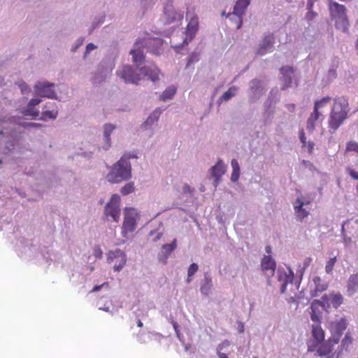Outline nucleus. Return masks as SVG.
<instances>
[{
  "label": "nucleus",
  "instance_id": "f257e3e1",
  "mask_svg": "<svg viewBox=\"0 0 358 358\" xmlns=\"http://www.w3.org/2000/svg\"><path fill=\"white\" fill-rule=\"evenodd\" d=\"M136 157L134 155L125 154L111 167L106 178L110 183H120L131 178V167L129 159Z\"/></svg>",
  "mask_w": 358,
  "mask_h": 358
},
{
  "label": "nucleus",
  "instance_id": "f03ea898",
  "mask_svg": "<svg viewBox=\"0 0 358 358\" xmlns=\"http://www.w3.org/2000/svg\"><path fill=\"white\" fill-rule=\"evenodd\" d=\"M348 100L344 97L336 99L331 109L328 124L329 131L334 133L348 118L349 112Z\"/></svg>",
  "mask_w": 358,
  "mask_h": 358
},
{
  "label": "nucleus",
  "instance_id": "7ed1b4c3",
  "mask_svg": "<svg viewBox=\"0 0 358 358\" xmlns=\"http://www.w3.org/2000/svg\"><path fill=\"white\" fill-rule=\"evenodd\" d=\"M329 8L331 17L335 22L336 28L348 32L349 21L346 15V8L342 4L330 1Z\"/></svg>",
  "mask_w": 358,
  "mask_h": 358
},
{
  "label": "nucleus",
  "instance_id": "20e7f679",
  "mask_svg": "<svg viewBox=\"0 0 358 358\" xmlns=\"http://www.w3.org/2000/svg\"><path fill=\"white\" fill-rule=\"evenodd\" d=\"M186 20L188 21L185 37L183 39L182 45H187L195 36L199 29V18L193 12L187 10L186 13Z\"/></svg>",
  "mask_w": 358,
  "mask_h": 358
},
{
  "label": "nucleus",
  "instance_id": "39448f33",
  "mask_svg": "<svg viewBox=\"0 0 358 358\" xmlns=\"http://www.w3.org/2000/svg\"><path fill=\"white\" fill-rule=\"evenodd\" d=\"M137 217L138 213L135 208H125L124 222L122 228V234L124 237H127L129 233L135 230Z\"/></svg>",
  "mask_w": 358,
  "mask_h": 358
},
{
  "label": "nucleus",
  "instance_id": "423d86ee",
  "mask_svg": "<svg viewBox=\"0 0 358 358\" xmlns=\"http://www.w3.org/2000/svg\"><path fill=\"white\" fill-rule=\"evenodd\" d=\"M120 196L116 194H113L105 207V216L106 217H110L113 221L117 222L120 216Z\"/></svg>",
  "mask_w": 358,
  "mask_h": 358
},
{
  "label": "nucleus",
  "instance_id": "0eeeda50",
  "mask_svg": "<svg viewBox=\"0 0 358 358\" xmlns=\"http://www.w3.org/2000/svg\"><path fill=\"white\" fill-rule=\"evenodd\" d=\"M107 262L113 265V270L120 271L127 263L126 254L120 249L110 250L107 253Z\"/></svg>",
  "mask_w": 358,
  "mask_h": 358
},
{
  "label": "nucleus",
  "instance_id": "6e6552de",
  "mask_svg": "<svg viewBox=\"0 0 358 358\" xmlns=\"http://www.w3.org/2000/svg\"><path fill=\"white\" fill-rule=\"evenodd\" d=\"M312 338L307 343L308 350L315 352L317 346L324 341L325 333L320 324H313L311 331Z\"/></svg>",
  "mask_w": 358,
  "mask_h": 358
},
{
  "label": "nucleus",
  "instance_id": "1a4fd4ad",
  "mask_svg": "<svg viewBox=\"0 0 358 358\" xmlns=\"http://www.w3.org/2000/svg\"><path fill=\"white\" fill-rule=\"evenodd\" d=\"M250 3V0H238L236 2V4L234 8L233 13L228 14V17H235V27L236 29H238L241 27L242 25V16L245 15V10L247 7L249 6Z\"/></svg>",
  "mask_w": 358,
  "mask_h": 358
},
{
  "label": "nucleus",
  "instance_id": "9d476101",
  "mask_svg": "<svg viewBox=\"0 0 358 358\" xmlns=\"http://www.w3.org/2000/svg\"><path fill=\"white\" fill-rule=\"evenodd\" d=\"M117 74L125 83L137 85L141 80V74L136 73L129 65L124 66L121 70L117 71Z\"/></svg>",
  "mask_w": 358,
  "mask_h": 358
},
{
  "label": "nucleus",
  "instance_id": "9b49d317",
  "mask_svg": "<svg viewBox=\"0 0 358 358\" xmlns=\"http://www.w3.org/2000/svg\"><path fill=\"white\" fill-rule=\"evenodd\" d=\"M143 48L154 55H159L162 50L163 45V40L159 38L145 37L142 39H138Z\"/></svg>",
  "mask_w": 358,
  "mask_h": 358
},
{
  "label": "nucleus",
  "instance_id": "f8f14e48",
  "mask_svg": "<svg viewBox=\"0 0 358 358\" xmlns=\"http://www.w3.org/2000/svg\"><path fill=\"white\" fill-rule=\"evenodd\" d=\"M347 327V320L343 317L338 320L331 322L330 324V331L331 334L330 338L335 340L336 343H339L341 336Z\"/></svg>",
  "mask_w": 358,
  "mask_h": 358
},
{
  "label": "nucleus",
  "instance_id": "ddd939ff",
  "mask_svg": "<svg viewBox=\"0 0 358 358\" xmlns=\"http://www.w3.org/2000/svg\"><path fill=\"white\" fill-rule=\"evenodd\" d=\"M338 343H336L335 340L329 338L327 341H324L320 343L317 349V355L320 357L327 356V358H334V353H332L334 346Z\"/></svg>",
  "mask_w": 358,
  "mask_h": 358
},
{
  "label": "nucleus",
  "instance_id": "4468645a",
  "mask_svg": "<svg viewBox=\"0 0 358 358\" xmlns=\"http://www.w3.org/2000/svg\"><path fill=\"white\" fill-rule=\"evenodd\" d=\"M53 87L54 84L52 83L48 82H38L35 85L34 89L38 95L52 99L55 96Z\"/></svg>",
  "mask_w": 358,
  "mask_h": 358
},
{
  "label": "nucleus",
  "instance_id": "2eb2a0df",
  "mask_svg": "<svg viewBox=\"0 0 358 358\" xmlns=\"http://www.w3.org/2000/svg\"><path fill=\"white\" fill-rule=\"evenodd\" d=\"M144 49L145 48L142 47L141 41L137 40L134 44V48L130 51V54L132 55V61L137 68H139L140 66L144 62Z\"/></svg>",
  "mask_w": 358,
  "mask_h": 358
},
{
  "label": "nucleus",
  "instance_id": "dca6fc26",
  "mask_svg": "<svg viewBox=\"0 0 358 358\" xmlns=\"http://www.w3.org/2000/svg\"><path fill=\"white\" fill-rule=\"evenodd\" d=\"M275 262L270 256H264L261 262L262 270L268 277L273 276L275 271Z\"/></svg>",
  "mask_w": 358,
  "mask_h": 358
},
{
  "label": "nucleus",
  "instance_id": "f3484780",
  "mask_svg": "<svg viewBox=\"0 0 358 358\" xmlns=\"http://www.w3.org/2000/svg\"><path fill=\"white\" fill-rule=\"evenodd\" d=\"M304 206L305 203L301 199H297L294 203V210L296 219L301 222L310 214L309 211L303 208Z\"/></svg>",
  "mask_w": 358,
  "mask_h": 358
},
{
  "label": "nucleus",
  "instance_id": "a211bd4d",
  "mask_svg": "<svg viewBox=\"0 0 358 358\" xmlns=\"http://www.w3.org/2000/svg\"><path fill=\"white\" fill-rule=\"evenodd\" d=\"M280 73L282 75L283 85L281 87L282 90H285L291 87L292 79V75L294 73V69L291 66H282L280 69Z\"/></svg>",
  "mask_w": 358,
  "mask_h": 358
},
{
  "label": "nucleus",
  "instance_id": "6ab92c4d",
  "mask_svg": "<svg viewBox=\"0 0 358 358\" xmlns=\"http://www.w3.org/2000/svg\"><path fill=\"white\" fill-rule=\"evenodd\" d=\"M226 169L227 167L221 159L218 160L217 164L211 168L210 172L212 176L215 178V186L220 182L222 176L226 172Z\"/></svg>",
  "mask_w": 358,
  "mask_h": 358
},
{
  "label": "nucleus",
  "instance_id": "aec40b11",
  "mask_svg": "<svg viewBox=\"0 0 358 358\" xmlns=\"http://www.w3.org/2000/svg\"><path fill=\"white\" fill-rule=\"evenodd\" d=\"M313 282L314 284V289L311 291V296L315 297L325 291L328 287V284L323 282L319 276H314L313 278Z\"/></svg>",
  "mask_w": 358,
  "mask_h": 358
},
{
  "label": "nucleus",
  "instance_id": "412c9836",
  "mask_svg": "<svg viewBox=\"0 0 358 358\" xmlns=\"http://www.w3.org/2000/svg\"><path fill=\"white\" fill-rule=\"evenodd\" d=\"M139 69L145 76L148 77L149 80L155 82L159 79V70L157 67L144 66L139 68Z\"/></svg>",
  "mask_w": 358,
  "mask_h": 358
},
{
  "label": "nucleus",
  "instance_id": "4be33fe9",
  "mask_svg": "<svg viewBox=\"0 0 358 358\" xmlns=\"http://www.w3.org/2000/svg\"><path fill=\"white\" fill-rule=\"evenodd\" d=\"M273 36L268 35L264 38L259 48L258 49V54L264 55L268 51H270L273 45Z\"/></svg>",
  "mask_w": 358,
  "mask_h": 358
},
{
  "label": "nucleus",
  "instance_id": "5701e85b",
  "mask_svg": "<svg viewBox=\"0 0 358 358\" xmlns=\"http://www.w3.org/2000/svg\"><path fill=\"white\" fill-rule=\"evenodd\" d=\"M358 290V273L350 276L348 282V292L353 294Z\"/></svg>",
  "mask_w": 358,
  "mask_h": 358
},
{
  "label": "nucleus",
  "instance_id": "b1692460",
  "mask_svg": "<svg viewBox=\"0 0 358 358\" xmlns=\"http://www.w3.org/2000/svg\"><path fill=\"white\" fill-rule=\"evenodd\" d=\"M321 113L318 110L313 109V113L310 115L307 120V129L309 131H313L315 127V123L321 115Z\"/></svg>",
  "mask_w": 358,
  "mask_h": 358
},
{
  "label": "nucleus",
  "instance_id": "393cba45",
  "mask_svg": "<svg viewBox=\"0 0 358 358\" xmlns=\"http://www.w3.org/2000/svg\"><path fill=\"white\" fill-rule=\"evenodd\" d=\"M232 167V173L231 176V180L233 182H236L240 176V166L236 159H233L231 162Z\"/></svg>",
  "mask_w": 358,
  "mask_h": 358
},
{
  "label": "nucleus",
  "instance_id": "a878e982",
  "mask_svg": "<svg viewBox=\"0 0 358 358\" xmlns=\"http://www.w3.org/2000/svg\"><path fill=\"white\" fill-rule=\"evenodd\" d=\"M115 129V126L111 124H106L104 125V139L107 143V148L105 149H108L110 146V134Z\"/></svg>",
  "mask_w": 358,
  "mask_h": 358
},
{
  "label": "nucleus",
  "instance_id": "bb28decb",
  "mask_svg": "<svg viewBox=\"0 0 358 358\" xmlns=\"http://www.w3.org/2000/svg\"><path fill=\"white\" fill-rule=\"evenodd\" d=\"M176 92V89L175 87H169L163 92L162 94L161 95V99L166 101L167 99H172Z\"/></svg>",
  "mask_w": 358,
  "mask_h": 358
},
{
  "label": "nucleus",
  "instance_id": "cd10ccee",
  "mask_svg": "<svg viewBox=\"0 0 358 358\" xmlns=\"http://www.w3.org/2000/svg\"><path fill=\"white\" fill-rule=\"evenodd\" d=\"M353 339L352 338L351 334L350 332H347L345 335V337L341 341V347L342 350H348L349 346L352 343Z\"/></svg>",
  "mask_w": 358,
  "mask_h": 358
},
{
  "label": "nucleus",
  "instance_id": "c85d7f7f",
  "mask_svg": "<svg viewBox=\"0 0 358 358\" xmlns=\"http://www.w3.org/2000/svg\"><path fill=\"white\" fill-rule=\"evenodd\" d=\"M58 114V111L56 110H45L42 113L41 120H55L56 119Z\"/></svg>",
  "mask_w": 358,
  "mask_h": 358
},
{
  "label": "nucleus",
  "instance_id": "c756f323",
  "mask_svg": "<svg viewBox=\"0 0 358 358\" xmlns=\"http://www.w3.org/2000/svg\"><path fill=\"white\" fill-rule=\"evenodd\" d=\"M236 91L237 88L236 87H229L228 90L222 95L220 99L222 101H228L235 95Z\"/></svg>",
  "mask_w": 358,
  "mask_h": 358
},
{
  "label": "nucleus",
  "instance_id": "7c9ffc66",
  "mask_svg": "<svg viewBox=\"0 0 358 358\" xmlns=\"http://www.w3.org/2000/svg\"><path fill=\"white\" fill-rule=\"evenodd\" d=\"M331 100L330 96L323 97L320 101H317L315 103L314 109L319 111V109L325 106L327 103H329Z\"/></svg>",
  "mask_w": 358,
  "mask_h": 358
},
{
  "label": "nucleus",
  "instance_id": "2f4dec72",
  "mask_svg": "<svg viewBox=\"0 0 358 358\" xmlns=\"http://www.w3.org/2000/svg\"><path fill=\"white\" fill-rule=\"evenodd\" d=\"M161 114V110L159 109H156L153 111V113L148 117L147 120L145 121V124H151L154 122L157 121L159 118V115Z\"/></svg>",
  "mask_w": 358,
  "mask_h": 358
},
{
  "label": "nucleus",
  "instance_id": "473e14b6",
  "mask_svg": "<svg viewBox=\"0 0 358 358\" xmlns=\"http://www.w3.org/2000/svg\"><path fill=\"white\" fill-rule=\"evenodd\" d=\"M199 266L196 264L192 263L188 268L187 282L189 283L192 280L191 277L198 271Z\"/></svg>",
  "mask_w": 358,
  "mask_h": 358
},
{
  "label": "nucleus",
  "instance_id": "72a5a7b5",
  "mask_svg": "<svg viewBox=\"0 0 358 358\" xmlns=\"http://www.w3.org/2000/svg\"><path fill=\"white\" fill-rule=\"evenodd\" d=\"M176 239H174L171 243L165 244L162 246V249L165 251L167 255H170L177 247Z\"/></svg>",
  "mask_w": 358,
  "mask_h": 358
},
{
  "label": "nucleus",
  "instance_id": "f704fd0d",
  "mask_svg": "<svg viewBox=\"0 0 358 358\" xmlns=\"http://www.w3.org/2000/svg\"><path fill=\"white\" fill-rule=\"evenodd\" d=\"M134 191V185L133 182H128L123 186L120 190V192L123 195H127L132 193Z\"/></svg>",
  "mask_w": 358,
  "mask_h": 358
},
{
  "label": "nucleus",
  "instance_id": "c9c22d12",
  "mask_svg": "<svg viewBox=\"0 0 358 358\" xmlns=\"http://www.w3.org/2000/svg\"><path fill=\"white\" fill-rule=\"evenodd\" d=\"M336 262V257H334L331 258L327 263L325 266V271L327 273H331L333 271L334 266Z\"/></svg>",
  "mask_w": 358,
  "mask_h": 358
},
{
  "label": "nucleus",
  "instance_id": "e433bc0d",
  "mask_svg": "<svg viewBox=\"0 0 358 358\" xmlns=\"http://www.w3.org/2000/svg\"><path fill=\"white\" fill-rule=\"evenodd\" d=\"M346 152L354 151L358 153V143L355 141H349L346 145Z\"/></svg>",
  "mask_w": 358,
  "mask_h": 358
},
{
  "label": "nucleus",
  "instance_id": "4c0bfd02",
  "mask_svg": "<svg viewBox=\"0 0 358 358\" xmlns=\"http://www.w3.org/2000/svg\"><path fill=\"white\" fill-rule=\"evenodd\" d=\"M211 286H212V285L210 282V280L206 279V283L204 285H203L201 287V293L205 295H208L210 292Z\"/></svg>",
  "mask_w": 358,
  "mask_h": 358
},
{
  "label": "nucleus",
  "instance_id": "58836bf2",
  "mask_svg": "<svg viewBox=\"0 0 358 358\" xmlns=\"http://www.w3.org/2000/svg\"><path fill=\"white\" fill-rule=\"evenodd\" d=\"M23 114L25 116H31L33 117H36L39 113L38 110H35L34 107L27 108L24 110Z\"/></svg>",
  "mask_w": 358,
  "mask_h": 358
},
{
  "label": "nucleus",
  "instance_id": "ea45409f",
  "mask_svg": "<svg viewBox=\"0 0 358 358\" xmlns=\"http://www.w3.org/2000/svg\"><path fill=\"white\" fill-rule=\"evenodd\" d=\"M343 303V297L341 294H335L332 298V304L337 308Z\"/></svg>",
  "mask_w": 358,
  "mask_h": 358
},
{
  "label": "nucleus",
  "instance_id": "a19ab883",
  "mask_svg": "<svg viewBox=\"0 0 358 358\" xmlns=\"http://www.w3.org/2000/svg\"><path fill=\"white\" fill-rule=\"evenodd\" d=\"M199 59V54H197L196 52L192 53L189 57V59H188V61L187 63V66H189L192 64H194V63L198 62Z\"/></svg>",
  "mask_w": 358,
  "mask_h": 358
},
{
  "label": "nucleus",
  "instance_id": "79ce46f5",
  "mask_svg": "<svg viewBox=\"0 0 358 358\" xmlns=\"http://www.w3.org/2000/svg\"><path fill=\"white\" fill-rule=\"evenodd\" d=\"M285 280H284V282L282 283V286H281V288H280V290H281V292L283 293L285 292L286 290V286L288 283H291L292 281V277L289 276V275H287L286 274H285Z\"/></svg>",
  "mask_w": 358,
  "mask_h": 358
},
{
  "label": "nucleus",
  "instance_id": "37998d69",
  "mask_svg": "<svg viewBox=\"0 0 358 358\" xmlns=\"http://www.w3.org/2000/svg\"><path fill=\"white\" fill-rule=\"evenodd\" d=\"M346 171L352 178L358 180V172H357L355 170L352 169L350 167H348L346 169Z\"/></svg>",
  "mask_w": 358,
  "mask_h": 358
},
{
  "label": "nucleus",
  "instance_id": "c03bdc74",
  "mask_svg": "<svg viewBox=\"0 0 358 358\" xmlns=\"http://www.w3.org/2000/svg\"><path fill=\"white\" fill-rule=\"evenodd\" d=\"M94 256L97 259H101L103 255V252L99 246H96L94 248Z\"/></svg>",
  "mask_w": 358,
  "mask_h": 358
},
{
  "label": "nucleus",
  "instance_id": "a18cd8bd",
  "mask_svg": "<svg viewBox=\"0 0 358 358\" xmlns=\"http://www.w3.org/2000/svg\"><path fill=\"white\" fill-rule=\"evenodd\" d=\"M313 308V306L311 307ZM310 318L312 321L315 322V324H320V316L315 313V310L312 308V313L310 315Z\"/></svg>",
  "mask_w": 358,
  "mask_h": 358
},
{
  "label": "nucleus",
  "instance_id": "49530a36",
  "mask_svg": "<svg viewBox=\"0 0 358 358\" xmlns=\"http://www.w3.org/2000/svg\"><path fill=\"white\" fill-rule=\"evenodd\" d=\"M40 102H41L40 99H31L28 104V108L34 107L35 106L40 103Z\"/></svg>",
  "mask_w": 358,
  "mask_h": 358
},
{
  "label": "nucleus",
  "instance_id": "de8ad7c7",
  "mask_svg": "<svg viewBox=\"0 0 358 358\" xmlns=\"http://www.w3.org/2000/svg\"><path fill=\"white\" fill-rule=\"evenodd\" d=\"M299 138H300V141H301V143L303 144V146L306 147L307 142H306V138L305 133H304L303 130L301 131Z\"/></svg>",
  "mask_w": 358,
  "mask_h": 358
},
{
  "label": "nucleus",
  "instance_id": "09e8293b",
  "mask_svg": "<svg viewBox=\"0 0 358 358\" xmlns=\"http://www.w3.org/2000/svg\"><path fill=\"white\" fill-rule=\"evenodd\" d=\"M18 85L22 93H24L28 90V86L24 82H20Z\"/></svg>",
  "mask_w": 358,
  "mask_h": 358
},
{
  "label": "nucleus",
  "instance_id": "8fccbe9b",
  "mask_svg": "<svg viewBox=\"0 0 358 358\" xmlns=\"http://www.w3.org/2000/svg\"><path fill=\"white\" fill-rule=\"evenodd\" d=\"M306 146L308 148V152L309 154H312L313 152L315 143L313 141H309L306 143Z\"/></svg>",
  "mask_w": 358,
  "mask_h": 358
},
{
  "label": "nucleus",
  "instance_id": "3c124183",
  "mask_svg": "<svg viewBox=\"0 0 358 358\" xmlns=\"http://www.w3.org/2000/svg\"><path fill=\"white\" fill-rule=\"evenodd\" d=\"M96 46L93 43H89L86 47V52H90V51L94 50Z\"/></svg>",
  "mask_w": 358,
  "mask_h": 358
},
{
  "label": "nucleus",
  "instance_id": "603ef678",
  "mask_svg": "<svg viewBox=\"0 0 358 358\" xmlns=\"http://www.w3.org/2000/svg\"><path fill=\"white\" fill-rule=\"evenodd\" d=\"M286 107L289 111L293 112L295 109V104H294V103L287 104Z\"/></svg>",
  "mask_w": 358,
  "mask_h": 358
},
{
  "label": "nucleus",
  "instance_id": "864d4df0",
  "mask_svg": "<svg viewBox=\"0 0 358 358\" xmlns=\"http://www.w3.org/2000/svg\"><path fill=\"white\" fill-rule=\"evenodd\" d=\"M103 285H96L94 287V288L92 289V292H97L99 290H100L101 287L103 286Z\"/></svg>",
  "mask_w": 358,
  "mask_h": 358
},
{
  "label": "nucleus",
  "instance_id": "5fc2aeb1",
  "mask_svg": "<svg viewBox=\"0 0 358 358\" xmlns=\"http://www.w3.org/2000/svg\"><path fill=\"white\" fill-rule=\"evenodd\" d=\"M173 328H174L176 332L177 333L178 332V324L176 322H173Z\"/></svg>",
  "mask_w": 358,
  "mask_h": 358
},
{
  "label": "nucleus",
  "instance_id": "6e6d98bb",
  "mask_svg": "<svg viewBox=\"0 0 358 358\" xmlns=\"http://www.w3.org/2000/svg\"><path fill=\"white\" fill-rule=\"evenodd\" d=\"M220 358H228L227 355L224 353H219Z\"/></svg>",
  "mask_w": 358,
  "mask_h": 358
},
{
  "label": "nucleus",
  "instance_id": "4d7b16f0",
  "mask_svg": "<svg viewBox=\"0 0 358 358\" xmlns=\"http://www.w3.org/2000/svg\"><path fill=\"white\" fill-rule=\"evenodd\" d=\"M27 127H36V126H38V124H36V123H28V124H27Z\"/></svg>",
  "mask_w": 358,
  "mask_h": 358
},
{
  "label": "nucleus",
  "instance_id": "13d9d810",
  "mask_svg": "<svg viewBox=\"0 0 358 358\" xmlns=\"http://www.w3.org/2000/svg\"><path fill=\"white\" fill-rule=\"evenodd\" d=\"M266 252L267 253H270L271 252V248L270 246H266Z\"/></svg>",
  "mask_w": 358,
  "mask_h": 358
},
{
  "label": "nucleus",
  "instance_id": "bf43d9fd",
  "mask_svg": "<svg viewBox=\"0 0 358 358\" xmlns=\"http://www.w3.org/2000/svg\"><path fill=\"white\" fill-rule=\"evenodd\" d=\"M143 322H142L140 320H138V322H137V326H138V327H143Z\"/></svg>",
  "mask_w": 358,
  "mask_h": 358
},
{
  "label": "nucleus",
  "instance_id": "052dcab7",
  "mask_svg": "<svg viewBox=\"0 0 358 358\" xmlns=\"http://www.w3.org/2000/svg\"><path fill=\"white\" fill-rule=\"evenodd\" d=\"M305 203V206H307L308 204H310V201H303Z\"/></svg>",
  "mask_w": 358,
  "mask_h": 358
},
{
  "label": "nucleus",
  "instance_id": "680f3d73",
  "mask_svg": "<svg viewBox=\"0 0 358 358\" xmlns=\"http://www.w3.org/2000/svg\"><path fill=\"white\" fill-rule=\"evenodd\" d=\"M304 164H306V166H308V164H310L312 166V164L307 161H304Z\"/></svg>",
  "mask_w": 358,
  "mask_h": 358
},
{
  "label": "nucleus",
  "instance_id": "e2e57ef3",
  "mask_svg": "<svg viewBox=\"0 0 358 358\" xmlns=\"http://www.w3.org/2000/svg\"><path fill=\"white\" fill-rule=\"evenodd\" d=\"M304 164H306V166H308V164H310L312 166V164L307 161H304Z\"/></svg>",
  "mask_w": 358,
  "mask_h": 358
},
{
  "label": "nucleus",
  "instance_id": "0e129e2a",
  "mask_svg": "<svg viewBox=\"0 0 358 358\" xmlns=\"http://www.w3.org/2000/svg\"><path fill=\"white\" fill-rule=\"evenodd\" d=\"M184 188H185V189H186V188H187V189H189V186H187H187H185V187H184Z\"/></svg>",
  "mask_w": 358,
  "mask_h": 358
},
{
  "label": "nucleus",
  "instance_id": "69168bd1",
  "mask_svg": "<svg viewBox=\"0 0 358 358\" xmlns=\"http://www.w3.org/2000/svg\"><path fill=\"white\" fill-rule=\"evenodd\" d=\"M307 261H308V262L306 263V266H308L309 265V262H310V259H308Z\"/></svg>",
  "mask_w": 358,
  "mask_h": 358
},
{
  "label": "nucleus",
  "instance_id": "338daca9",
  "mask_svg": "<svg viewBox=\"0 0 358 358\" xmlns=\"http://www.w3.org/2000/svg\"><path fill=\"white\" fill-rule=\"evenodd\" d=\"M255 358H257V357H255Z\"/></svg>",
  "mask_w": 358,
  "mask_h": 358
}]
</instances>
